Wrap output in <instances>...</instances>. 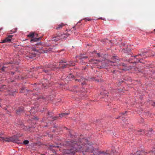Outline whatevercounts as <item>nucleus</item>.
Wrapping results in <instances>:
<instances>
[{"label": "nucleus", "instance_id": "nucleus-1", "mask_svg": "<svg viewBox=\"0 0 155 155\" xmlns=\"http://www.w3.org/2000/svg\"><path fill=\"white\" fill-rule=\"evenodd\" d=\"M67 78L68 80L71 81L74 78L75 79L76 81L81 82L82 85L85 84L87 80L81 76L80 77L79 75H77L76 76L74 77V75L71 74H70L67 77Z\"/></svg>", "mask_w": 155, "mask_h": 155}, {"label": "nucleus", "instance_id": "nucleus-2", "mask_svg": "<svg viewBox=\"0 0 155 155\" xmlns=\"http://www.w3.org/2000/svg\"><path fill=\"white\" fill-rule=\"evenodd\" d=\"M66 62L64 59L61 60L59 62V67H56V63H54L53 66L54 68H65L68 67V66L69 65L70 66H73L74 65L75 63L72 61H70L69 62V64H66Z\"/></svg>", "mask_w": 155, "mask_h": 155}, {"label": "nucleus", "instance_id": "nucleus-3", "mask_svg": "<svg viewBox=\"0 0 155 155\" xmlns=\"http://www.w3.org/2000/svg\"><path fill=\"white\" fill-rule=\"evenodd\" d=\"M101 61L102 66L100 65L101 68H104L105 67L109 66H115L116 65V63L115 61H110L107 59L102 60Z\"/></svg>", "mask_w": 155, "mask_h": 155}, {"label": "nucleus", "instance_id": "nucleus-4", "mask_svg": "<svg viewBox=\"0 0 155 155\" xmlns=\"http://www.w3.org/2000/svg\"><path fill=\"white\" fill-rule=\"evenodd\" d=\"M70 35V34L68 33L66 34H61V36L56 35L53 36L52 38V41H58L61 38L66 39Z\"/></svg>", "mask_w": 155, "mask_h": 155}, {"label": "nucleus", "instance_id": "nucleus-5", "mask_svg": "<svg viewBox=\"0 0 155 155\" xmlns=\"http://www.w3.org/2000/svg\"><path fill=\"white\" fill-rule=\"evenodd\" d=\"M146 53V52L144 51L142 53H140L139 54L134 56V60L136 59V61L135 60L134 62H132L134 63H136L139 62L142 63L141 60H143V59L140 57L141 56V57H143L145 55V54Z\"/></svg>", "mask_w": 155, "mask_h": 155}, {"label": "nucleus", "instance_id": "nucleus-6", "mask_svg": "<svg viewBox=\"0 0 155 155\" xmlns=\"http://www.w3.org/2000/svg\"><path fill=\"white\" fill-rule=\"evenodd\" d=\"M41 42L37 43L36 44H35L36 46L31 47V49L32 51H33L37 52H40V51L41 49H42V47L38 49H37V48H38V46L41 45Z\"/></svg>", "mask_w": 155, "mask_h": 155}, {"label": "nucleus", "instance_id": "nucleus-7", "mask_svg": "<svg viewBox=\"0 0 155 155\" xmlns=\"http://www.w3.org/2000/svg\"><path fill=\"white\" fill-rule=\"evenodd\" d=\"M89 63L91 64H97L98 66L101 67V66H102V61L99 60H96L92 59L89 61Z\"/></svg>", "mask_w": 155, "mask_h": 155}, {"label": "nucleus", "instance_id": "nucleus-8", "mask_svg": "<svg viewBox=\"0 0 155 155\" xmlns=\"http://www.w3.org/2000/svg\"><path fill=\"white\" fill-rule=\"evenodd\" d=\"M87 56H85L84 54H81L78 57L76 56L75 57L76 58H78L80 60V63L81 64H83V63H84V62H83V59H84L87 58Z\"/></svg>", "mask_w": 155, "mask_h": 155}, {"label": "nucleus", "instance_id": "nucleus-9", "mask_svg": "<svg viewBox=\"0 0 155 155\" xmlns=\"http://www.w3.org/2000/svg\"><path fill=\"white\" fill-rule=\"evenodd\" d=\"M13 36V35H8L7 37L3 40L1 43H3L6 42H10L12 40V38Z\"/></svg>", "mask_w": 155, "mask_h": 155}, {"label": "nucleus", "instance_id": "nucleus-10", "mask_svg": "<svg viewBox=\"0 0 155 155\" xmlns=\"http://www.w3.org/2000/svg\"><path fill=\"white\" fill-rule=\"evenodd\" d=\"M42 38V37H39L38 38H34L31 39L30 42L31 43H33L35 42H37L40 41Z\"/></svg>", "mask_w": 155, "mask_h": 155}, {"label": "nucleus", "instance_id": "nucleus-11", "mask_svg": "<svg viewBox=\"0 0 155 155\" xmlns=\"http://www.w3.org/2000/svg\"><path fill=\"white\" fill-rule=\"evenodd\" d=\"M66 25V24L63 23H61V24L58 25L55 28L57 30H60L62 29L63 27Z\"/></svg>", "mask_w": 155, "mask_h": 155}, {"label": "nucleus", "instance_id": "nucleus-12", "mask_svg": "<svg viewBox=\"0 0 155 155\" xmlns=\"http://www.w3.org/2000/svg\"><path fill=\"white\" fill-rule=\"evenodd\" d=\"M38 35L36 33H35L34 32H31L27 35L28 37H31L32 38H34L35 36L37 37Z\"/></svg>", "mask_w": 155, "mask_h": 155}, {"label": "nucleus", "instance_id": "nucleus-13", "mask_svg": "<svg viewBox=\"0 0 155 155\" xmlns=\"http://www.w3.org/2000/svg\"><path fill=\"white\" fill-rule=\"evenodd\" d=\"M126 111H125V113L120 114V116H119V117H117L116 118L117 119H118V118H120L121 119H122L124 121L123 118H125V116H127V115L126 114Z\"/></svg>", "mask_w": 155, "mask_h": 155}, {"label": "nucleus", "instance_id": "nucleus-14", "mask_svg": "<svg viewBox=\"0 0 155 155\" xmlns=\"http://www.w3.org/2000/svg\"><path fill=\"white\" fill-rule=\"evenodd\" d=\"M11 140L13 142H16L18 140L19 137L16 135H14L12 138Z\"/></svg>", "mask_w": 155, "mask_h": 155}, {"label": "nucleus", "instance_id": "nucleus-15", "mask_svg": "<svg viewBox=\"0 0 155 155\" xmlns=\"http://www.w3.org/2000/svg\"><path fill=\"white\" fill-rule=\"evenodd\" d=\"M24 109V108L22 106L19 107V109L16 111V114H19V113L22 112Z\"/></svg>", "mask_w": 155, "mask_h": 155}, {"label": "nucleus", "instance_id": "nucleus-16", "mask_svg": "<svg viewBox=\"0 0 155 155\" xmlns=\"http://www.w3.org/2000/svg\"><path fill=\"white\" fill-rule=\"evenodd\" d=\"M81 93L80 94V97H81V98L83 99L84 98V96L85 97H87V94H85V91L83 90L82 91L81 90Z\"/></svg>", "mask_w": 155, "mask_h": 155}, {"label": "nucleus", "instance_id": "nucleus-17", "mask_svg": "<svg viewBox=\"0 0 155 155\" xmlns=\"http://www.w3.org/2000/svg\"><path fill=\"white\" fill-rule=\"evenodd\" d=\"M3 135V133H2V132H0V140H3V141H9V140H5V138L2 137V136Z\"/></svg>", "mask_w": 155, "mask_h": 155}, {"label": "nucleus", "instance_id": "nucleus-18", "mask_svg": "<svg viewBox=\"0 0 155 155\" xmlns=\"http://www.w3.org/2000/svg\"><path fill=\"white\" fill-rule=\"evenodd\" d=\"M108 92L106 90H104V91L103 92H101L100 94L101 95H104V96L105 97H107L108 96V95L107 94Z\"/></svg>", "mask_w": 155, "mask_h": 155}, {"label": "nucleus", "instance_id": "nucleus-19", "mask_svg": "<svg viewBox=\"0 0 155 155\" xmlns=\"http://www.w3.org/2000/svg\"><path fill=\"white\" fill-rule=\"evenodd\" d=\"M36 109V107H33V108H31V110H30V113L31 114H33V113H35L34 110Z\"/></svg>", "mask_w": 155, "mask_h": 155}, {"label": "nucleus", "instance_id": "nucleus-20", "mask_svg": "<svg viewBox=\"0 0 155 155\" xmlns=\"http://www.w3.org/2000/svg\"><path fill=\"white\" fill-rule=\"evenodd\" d=\"M137 134H144L145 133V131L143 130H139L137 131Z\"/></svg>", "mask_w": 155, "mask_h": 155}, {"label": "nucleus", "instance_id": "nucleus-21", "mask_svg": "<svg viewBox=\"0 0 155 155\" xmlns=\"http://www.w3.org/2000/svg\"><path fill=\"white\" fill-rule=\"evenodd\" d=\"M38 120V118H37V117H35V116H33V117H32L31 119L30 120H31L32 121H34L35 120Z\"/></svg>", "mask_w": 155, "mask_h": 155}, {"label": "nucleus", "instance_id": "nucleus-22", "mask_svg": "<svg viewBox=\"0 0 155 155\" xmlns=\"http://www.w3.org/2000/svg\"><path fill=\"white\" fill-rule=\"evenodd\" d=\"M68 114V113H62V114H59V117L61 118V117H63L65 115H67Z\"/></svg>", "mask_w": 155, "mask_h": 155}, {"label": "nucleus", "instance_id": "nucleus-23", "mask_svg": "<svg viewBox=\"0 0 155 155\" xmlns=\"http://www.w3.org/2000/svg\"><path fill=\"white\" fill-rule=\"evenodd\" d=\"M29 143V141L27 140H25L24 141L23 143V144L26 145L28 144Z\"/></svg>", "mask_w": 155, "mask_h": 155}, {"label": "nucleus", "instance_id": "nucleus-24", "mask_svg": "<svg viewBox=\"0 0 155 155\" xmlns=\"http://www.w3.org/2000/svg\"><path fill=\"white\" fill-rule=\"evenodd\" d=\"M84 20H85V21H87L92 20V19L89 18H84Z\"/></svg>", "mask_w": 155, "mask_h": 155}, {"label": "nucleus", "instance_id": "nucleus-25", "mask_svg": "<svg viewBox=\"0 0 155 155\" xmlns=\"http://www.w3.org/2000/svg\"><path fill=\"white\" fill-rule=\"evenodd\" d=\"M52 113L51 112H48V117H52Z\"/></svg>", "mask_w": 155, "mask_h": 155}, {"label": "nucleus", "instance_id": "nucleus-26", "mask_svg": "<svg viewBox=\"0 0 155 155\" xmlns=\"http://www.w3.org/2000/svg\"><path fill=\"white\" fill-rule=\"evenodd\" d=\"M144 152L141 151V152H137V154H139V155H144V154H143V153H144Z\"/></svg>", "mask_w": 155, "mask_h": 155}, {"label": "nucleus", "instance_id": "nucleus-27", "mask_svg": "<svg viewBox=\"0 0 155 155\" xmlns=\"http://www.w3.org/2000/svg\"><path fill=\"white\" fill-rule=\"evenodd\" d=\"M6 67L4 65L1 68V70L3 71H5V68H6Z\"/></svg>", "mask_w": 155, "mask_h": 155}, {"label": "nucleus", "instance_id": "nucleus-28", "mask_svg": "<svg viewBox=\"0 0 155 155\" xmlns=\"http://www.w3.org/2000/svg\"><path fill=\"white\" fill-rule=\"evenodd\" d=\"M57 145H51L50 146L51 147H59V146L58 145V144H57Z\"/></svg>", "mask_w": 155, "mask_h": 155}, {"label": "nucleus", "instance_id": "nucleus-29", "mask_svg": "<svg viewBox=\"0 0 155 155\" xmlns=\"http://www.w3.org/2000/svg\"><path fill=\"white\" fill-rule=\"evenodd\" d=\"M150 103L151 104L152 106H155V102H153L152 101H151V102Z\"/></svg>", "mask_w": 155, "mask_h": 155}, {"label": "nucleus", "instance_id": "nucleus-30", "mask_svg": "<svg viewBox=\"0 0 155 155\" xmlns=\"http://www.w3.org/2000/svg\"><path fill=\"white\" fill-rule=\"evenodd\" d=\"M153 131V130L152 129H150L149 132V134L151 135V133H152V131Z\"/></svg>", "mask_w": 155, "mask_h": 155}, {"label": "nucleus", "instance_id": "nucleus-31", "mask_svg": "<svg viewBox=\"0 0 155 155\" xmlns=\"http://www.w3.org/2000/svg\"><path fill=\"white\" fill-rule=\"evenodd\" d=\"M40 99H42V100H44L45 99V98L43 97H41L37 99V100H39Z\"/></svg>", "mask_w": 155, "mask_h": 155}, {"label": "nucleus", "instance_id": "nucleus-32", "mask_svg": "<svg viewBox=\"0 0 155 155\" xmlns=\"http://www.w3.org/2000/svg\"><path fill=\"white\" fill-rule=\"evenodd\" d=\"M96 52V51H93L92 52H91V53L92 54V55H91L90 56V57L92 56H93V54L94 53H95V52Z\"/></svg>", "mask_w": 155, "mask_h": 155}, {"label": "nucleus", "instance_id": "nucleus-33", "mask_svg": "<svg viewBox=\"0 0 155 155\" xmlns=\"http://www.w3.org/2000/svg\"><path fill=\"white\" fill-rule=\"evenodd\" d=\"M23 135L22 134H18L17 136L19 138V137H20L21 136H22Z\"/></svg>", "mask_w": 155, "mask_h": 155}, {"label": "nucleus", "instance_id": "nucleus-34", "mask_svg": "<svg viewBox=\"0 0 155 155\" xmlns=\"http://www.w3.org/2000/svg\"><path fill=\"white\" fill-rule=\"evenodd\" d=\"M58 118V117H53L52 119H53V120H56L57 119V118Z\"/></svg>", "mask_w": 155, "mask_h": 155}, {"label": "nucleus", "instance_id": "nucleus-35", "mask_svg": "<svg viewBox=\"0 0 155 155\" xmlns=\"http://www.w3.org/2000/svg\"><path fill=\"white\" fill-rule=\"evenodd\" d=\"M117 57L116 56H114L113 57V58L118 60V59L117 58Z\"/></svg>", "mask_w": 155, "mask_h": 155}, {"label": "nucleus", "instance_id": "nucleus-36", "mask_svg": "<svg viewBox=\"0 0 155 155\" xmlns=\"http://www.w3.org/2000/svg\"><path fill=\"white\" fill-rule=\"evenodd\" d=\"M23 126L24 127V128H23L25 130H28V129L27 128V127H26L24 126Z\"/></svg>", "mask_w": 155, "mask_h": 155}, {"label": "nucleus", "instance_id": "nucleus-37", "mask_svg": "<svg viewBox=\"0 0 155 155\" xmlns=\"http://www.w3.org/2000/svg\"><path fill=\"white\" fill-rule=\"evenodd\" d=\"M44 71L46 73H48V70H44Z\"/></svg>", "mask_w": 155, "mask_h": 155}, {"label": "nucleus", "instance_id": "nucleus-38", "mask_svg": "<svg viewBox=\"0 0 155 155\" xmlns=\"http://www.w3.org/2000/svg\"><path fill=\"white\" fill-rule=\"evenodd\" d=\"M87 66H85V67H84L83 68V69L84 70H86L87 69Z\"/></svg>", "mask_w": 155, "mask_h": 155}, {"label": "nucleus", "instance_id": "nucleus-39", "mask_svg": "<svg viewBox=\"0 0 155 155\" xmlns=\"http://www.w3.org/2000/svg\"><path fill=\"white\" fill-rule=\"evenodd\" d=\"M97 55L98 57H100V54L99 53H97Z\"/></svg>", "mask_w": 155, "mask_h": 155}, {"label": "nucleus", "instance_id": "nucleus-40", "mask_svg": "<svg viewBox=\"0 0 155 155\" xmlns=\"http://www.w3.org/2000/svg\"><path fill=\"white\" fill-rule=\"evenodd\" d=\"M42 85H43V87L45 88L46 87V86H45V85L44 84H43Z\"/></svg>", "mask_w": 155, "mask_h": 155}, {"label": "nucleus", "instance_id": "nucleus-41", "mask_svg": "<svg viewBox=\"0 0 155 155\" xmlns=\"http://www.w3.org/2000/svg\"><path fill=\"white\" fill-rule=\"evenodd\" d=\"M51 65H48L47 66V68H51Z\"/></svg>", "mask_w": 155, "mask_h": 155}, {"label": "nucleus", "instance_id": "nucleus-42", "mask_svg": "<svg viewBox=\"0 0 155 155\" xmlns=\"http://www.w3.org/2000/svg\"><path fill=\"white\" fill-rule=\"evenodd\" d=\"M94 79L95 81H97V82L99 81V80L98 79Z\"/></svg>", "mask_w": 155, "mask_h": 155}, {"label": "nucleus", "instance_id": "nucleus-43", "mask_svg": "<svg viewBox=\"0 0 155 155\" xmlns=\"http://www.w3.org/2000/svg\"><path fill=\"white\" fill-rule=\"evenodd\" d=\"M11 73L12 74H14L15 73L14 72H11Z\"/></svg>", "mask_w": 155, "mask_h": 155}, {"label": "nucleus", "instance_id": "nucleus-44", "mask_svg": "<svg viewBox=\"0 0 155 155\" xmlns=\"http://www.w3.org/2000/svg\"><path fill=\"white\" fill-rule=\"evenodd\" d=\"M116 71L115 70H114L113 71V73H115Z\"/></svg>", "mask_w": 155, "mask_h": 155}, {"label": "nucleus", "instance_id": "nucleus-45", "mask_svg": "<svg viewBox=\"0 0 155 155\" xmlns=\"http://www.w3.org/2000/svg\"><path fill=\"white\" fill-rule=\"evenodd\" d=\"M53 70V69H52V68H51V70Z\"/></svg>", "mask_w": 155, "mask_h": 155}, {"label": "nucleus", "instance_id": "nucleus-46", "mask_svg": "<svg viewBox=\"0 0 155 155\" xmlns=\"http://www.w3.org/2000/svg\"><path fill=\"white\" fill-rule=\"evenodd\" d=\"M153 56H154V55H155V53H154V54H153Z\"/></svg>", "mask_w": 155, "mask_h": 155}, {"label": "nucleus", "instance_id": "nucleus-47", "mask_svg": "<svg viewBox=\"0 0 155 155\" xmlns=\"http://www.w3.org/2000/svg\"><path fill=\"white\" fill-rule=\"evenodd\" d=\"M46 126H44V127H46Z\"/></svg>", "mask_w": 155, "mask_h": 155}, {"label": "nucleus", "instance_id": "nucleus-48", "mask_svg": "<svg viewBox=\"0 0 155 155\" xmlns=\"http://www.w3.org/2000/svg\"><path fill=\"white\" fill-rule=\"evenodd\" d=\"M2 29V28H1V29H0V31H1V29Z\"/></svg>", "mask_w": 155, "mask_h": 155}, {"label": "nucleus", "instance_id": "nucleus-49", "mask_svg": "<svg viewBox=\"0 0 155 155\" xmlns=\"http://www.w3.org/2000/svg\"><path fill=\"white\" fill-rule=\"evenodd\" d=\"M51 155H54V154H52Z\"/></svg>", "mask_w": 155, "mask_h": 155}, {"label": "nucleus", "instance_id": "nucleus-50", "mask_svg": "<svg viewBox=\"0 0 155 155\" xmlns=\"http://www.w3.org/2000/svg\"><path fill=\"white\" fill-rule=\"evenodd\" d=\"M44 120H45V118H44Z\"/></svg>", "mask_w": 155, "mask_h": 155}, {"label": "nucleus", "instance_id": "nucleus-51", "mask_svg": "<svg viewBox=\"0 0 155 155\" xmlns=\"http://www.w3.org/2000/svg\"><path fill=\"white\" fill-rule=\"evenodd\" d=\"M137 69V70L138 69V68H135V69Z\"/></svg>", "mask_w": 155, "mask_h": 155}, {"label": "nucleus", "instance_id": "nucleus-52", "mask_svg": "<svg viewBox=\"0 0 155 155\" xmlns=\"http://www.w3.org/2000/svg\"><path fill=\"white\" fill-rule=\"evenodd\" d=\"M10 95H12V94H10ZM12 95H13V94H12Z\"/></svg>", "mask_w": 155, "mask_h": 155}, {"label": "nucleus", "instance_id": "nucleus-53", "mask_svg": "<svg viewBox=\"0 0 155 155\" xmlns=\"http://www.w3.org/2000/svg\"><path fill=\"white\" fill-rule=\"evenodd\" d=\"M29 128H31V127H30Z\"/></svg>", "mask_w": 155, "mask_h": 155}, {"label": "nucleus", "instance_id": "nucleus-54", "mask_svg": "<svg viewBox=\"0 0 155 155\" xmlns=\"http://www.w3.org/2000/svg\"><path fill=\"white\" fill-rule=\"evenodd\" d=\"M75 28L74 26L73 27V28Z\"/></svg>", "mask_w": 155, "mask_h": 155}, {"label": "nucleus", "instance_id": "nucleus-55", "mask_svg": "<svg viewBox=\"0 0 155 155\" xmlns=\"http://www.w3.org/2000/svg\"><path fill=\"white\" fill-rule=\"evenodd\" d=\"M16 92V91H14V92Z\"/></svg>", "mask_w": 155, "mask_h": 155}]
</instances>
